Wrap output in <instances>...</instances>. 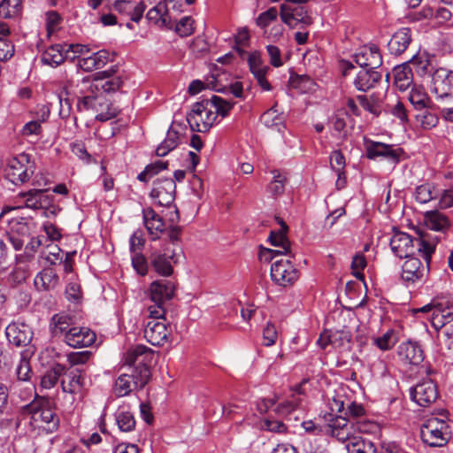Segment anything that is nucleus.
Instances as JSON below:
<instances>
[{
  "label": "nucleus",
  "mask_w": 453,
  "mask_h": 453,
  "mask_svg": "<svg viewBox=\"0 0 453 453\" xmlns=\"http://www.w3.org/2000/svg\"><path fill=\"white\" fill-rule=\"evenodd\" d=\"M155 352L145 345H136L129 349L125 356L127 372L120 374L114 383V394L118 397L130 395L134 390L142 389L151 377V364Z\"/></svg>",
  "instance_id": "1"
},
{
  "label": "nucleus",
  "mask_w": 453,
  "mask_h": 453,
  "mask_svg": "<svg viewBox=\"0 0 453 453\" xmlns=\"http://www.w3.org/2000/svg\"><path fill=\"white\" fill-rule=\"evenodd\" d=\"M389 244L393 253L400 258L414 256L417 252L427 263L431 261L435 250V242L431 241L427 234L412 238L408 234L397 232L390 239Z\"/></svg>",
  "instance_id": "2"
},
{
  "label": "nucleus",
  "mask_w": 453,
  "mask_h": 453,
  "mask_svg": "<svg viewBox=\"0 0 453 453\" xmlns=\"http://www.w3.org/2000/svg\"><path fill=\"white\" fill-rule=\"evenodd\" d=\"M32 420L37 426L47 433H54L59 427L60 419L52 407V403L47 398H39L27 405Z\"/></svg>",
  "instance_id": "3"
},
{
  "label": "nucleus",
  "mask_w": 453,
  "mask_h": 453,
  "mask_svg": "<svg viewBox=\"0 0 453 453\" xmlns=\"http://www.w3.org/2000/svg\"><path fill=\"white\" fill-rule=\"evenodd\" d=\"M35 172V163L27 153H20L9 158L4 168V178L14 185L23 184L30 180Z\"/></svg>",
  "instance_id": "4"
},
{
  "label": "nucleus",
  "mask_w": 453,
  "mask_h": 453,
  "mask_svg": "<svg viewBox=\"0 0 453 453\" xmlns=\"http://www.w3.org/2000/svg\"><path fill=\"white\" fill-rule=\"evenodd\" d=\"M76 108L78 111H92L96 113V119L101 122L107 121L115 118L119 110L102 95L98 93L93 97L84 96L77 101Z\"/></svg>",
  "instance_id": "5"
},
{
  "label": "nucleus",
  "mask_w": 453,
  "mask_h": 453,
  "mask_svg": "<svg viewBox=\"0 0 453 453\" xmlns=\"http://www.w3.org/2000/svg\"><path fill=\"white\" fill-rule=\"evenodd\" d=\"M175 286L167 280L153 281L149 288V296L155 304L148 308L150 317L162 318L165 314L164 304L174 296Z\"/></svg>",
  "instance_id": "6"
},
{
  "label": "nucleus",
  "mask_w": 453,
  "mask_h": 453,
  "mask_svg": "<svg viewBox=\"0 0 453 453\" xmlns=\"http://www.w3.org/2000/svg\"><path fill=\"white\" fill-rule=\"evenodd\" d=\"M449 434V426L443 418H431L420 426V438L429 447L445 446Z\"/></svg>",
  "instance_id": "7"
},
{
  "label": "nucleus",
  "mask_w": 453,
  "mask_h": 453,
  "mask_svg": "<svg viewBox=\"0 0 453 453\" xmlns=\"http://www.w3.org/2000/svg\"><path fill=\"white\" fill-rule=\"evenodd\" d=\"M210 106L208 99H203L193 105L192 112L187 116L193 131L203 133L212 127L218 116Z\"/></svg>",
  "instance_id": "8"
},
{
  "label": "nucleus",
  "mask_w": 453,
  "mask_h": 453,
  "mask_svg": "<svg viewBox=\"0 0 453 453\" xmlns=\"http://www.w3.org/2000/svg\"><path fill=\"white\" fill-rule=\"evenodd\" d=\"M276 219L280 225V228L278 231H271L268 242L271 245L279 247L280 250L263 248L260 251L259 257L261 260H265L266 262L272 261L277 256L290 253V243L287 237L288 226L280 218H276Z\"/></svg>",
  "instance_id": "9"
},
{
  "label": "nucleus",
  "mask_w": 453,
  "mask_h": 453,
  "mask_svg": "<svg viewBox=\"0 0 453 453\" xmlns=\"http://www.w3.org/2000/svg\"><path fill=\"white\" fill-rule=\"evenodd\" d=\"M362 429L358 424H356L346 418L337 416L330 420V423L325 426V434L335 437L342 442H353V438H359Z\"/></svg>",
  "instance_id": "10"
},
{
  "label": "nucleus",
  "mask_w": 453,
  "mask_h": 453,
  "mask_svg": "<svg viewBox=\"0 0 453 453\" xmlns=\"http://www.w3.org/2000/svg\"><path fill=\"white\" fill-rule=\"evenodd\" d=\"M365 156L368 159L383 157L393 165L400 162L403 150L401 148H395L391 144L375 142L368 138L364 139Z\"/></svg>",
  "instance_id": "11"
},
{
  "label": "nucleus",
  "mask_w": 453,
  "mask_h": 453,
  "mask_svg": "<svg viewBox=\"0 0 453 453\" xmlns=\"http://www.w3.org/2000/svg\"><path fill=\"white\" fill-rule=\"evenodd\" d=\"M280 16L282 22L290 28H303L312 24L311 12L303 5L291 6L282 4L280 7Z\"/></svg>",
  "instance_id": "12"
},
{
  "label": "nucleus",
  "mask_w": 453,
  "mask_h": 453,
  "mask_svg": "<svg viewBox=\"0 0 453 453\" xmlns=\"http://www.w3.org/2000/svg\"><path fill=\"white\" fill-rule=\"evenodd\" d=\"M300 276L299 271L288 259L275 260L271 265L272 280L280 287L292 286Z\"/></svg>",
  "instance_id": "13"
},
{
  "label": "nucleus",
  "mask_w": 453,
  "mask_h": 453,
  "mask_svg": "<svg viewBox=\"0 0 453 453\" xmlns=\"http://www.w3.org/2000/svg\"><path fill=\"white\" fill-rule=\"evenodd\" d=\"M10 231L7 234L9 242L16 250L24 246L25 242L29 239L31 228L34 226L30 218H12L8 219Z\"/></svg>",
  "instance_id": "14"
},
{
  "label": "nucleus",
  "mask_w": 453,
  "mask_h": 453,
  "mask_svg": "<svg viewBox=\"0 0 453 453\" xmlns=\"http://www.w3.org/2000/svg\"><path fill=\"white\" fill-rule=\"evenodd\" d=\"M149 320L144 327L143 334L145 339L154 346H163L168 342V338L171 334V329H169L165 323V318H154L150 316Z\"/></svg>",
  "instance_id": "15"
},
{
  "label": "nucleus",
  "mask_w": 453,
  "mask_h": 453,
  "mask_svg": "<svg viewBox=\"0 0 453 453\" xmlns=\"http://www.w3.org/2000/svg\"><path fill=\"white\" fill-rule=\"evenodd\" d=\"M432 92L438 99L453 97V71L440 67L432 73Z\"/></svg>",
  "instance_id": "16"
},
{
  "label": "nucleus",
  "mask_w": 453,
  "mask_h": 453,
  "mask_svg": "<svg viewBox=\"0 0 453 453\" xmlns=\"http://www.w3.org/2000/svg\"><path fill=\"white\" fill-rule=\"evenodd\" d=\"M175 193V181L171 178H165L157 179L153 182V188L150 195L157 205L168 207L173 203Z\"/></svg>",
  "instance_id": "17"
},
{
  "label": "nucleus",
  "mask_w": 453,
  "mask_h": 453,
  "mask_svg": "<svg viewBox=\"0 0 453 453\" xmlns=\"http://www.w3.org/2000/svg\"><path fill=\"white\" fill-rule=\"evenodd\" d=\"M410 396L419 406L428 407L438 398L437 386L431 380H423L410 388Z\"/></svg>",
  "instance_id": "18"
},
{
  "label": "nucleus",
  "mask_w": 453,
  "mask_h": 453,
  "mask_svg": "<svg viewBox=\"0 0 453 453\" xmlns=\"http://www.w3.org/2000/svg\"><path fill=\"white\" fill-rule=\"evenodd\" d=\"M402 266V280L406 283H415L422 280L429 272V263L425 266L419 258L411 256L406 257Z\"/></svg>",
  "instance_id": "19"
},
{
  "label": "nucleus",
  "mask_w": 453,
  "mask_h": 453,
  "mask_svg": "<svg viewBox=\"0 0 453 453\" xmlns=\"http://www.w3.org/2000/svg\"><path fill=\"white\" fill-rule=\"evenodd\" d=\"M65 378L61 380L64 392L72 395H81L86 388V371L82 368H70L65 371Z\"/></svg>",
  "instance_id": "20"
},
{
  "label": "nucleus",
  "mask_w": 453,
  "mask_h": 453,
  "mask_svg": "<svg viewBox=\"0 0 453 453\" xmlns=\"http://www.w3.org/2000/svg\"><path fill=\"white\" fill-rule=\"evenodd\" d=\"M353 58L362 69L376 70L382 65V56L376 45L359 48Z\"/></svg>",
  "instance_id": "21"
},
{
  "label": "nucleus",
  "mask_w": 453,
  "mask_h": 453,
  "mask_svg": "<svg viewBox=\"0 0 453 453\" xmlns=\"http://www.w3.org/2000/svg\"><path fill=\"white\" fill-rule=\"evenodd\" d=\"M150 265L153 270L159 275L164 277L171 276L173 273V264L177 263L176 255L174 252L167 254L155 250L151 252L149 257Z\"/></svg>",
  "instance_id": "22"
},
{
  "label": "nucleus",
  "mask_w": 453,
  "mask_h": 453,
  "mask_svg": "<svg viewBox=\"0 0 453 453\" xmlns=\"http://www.w3.org/2000/svg\"><path fill=\"white\" fill-rule=\"evenodd\" d=\"M118 67L111 66L108 70L96 73V81L99 82V93H114L118 91L124 83L122 76L118 74Z\"/></svg>",
  "instance_id": "23"
},
{
  "label": "nucleus",
  "mask_w": 453,
  "mask_h": 453,
  "mask_svg": "<svg viewBox=\"0 0 453 453\" xmlns=\"http://www.w3.org/2000/svg\"><path fill=\"white\" fill-rule=\"evenodd\" d=\"M397 355L400 360L410 365H419L425 358L421 346L415 342L408 341L398 346Z\"/></svg>",
  "instance_id": "24"
},
{
  "label": "nucleus",
  "mask_w": 453,
  "mask_h": 453,
  "mask_svg": "<svg viewBox=\"0 0 453 453\" xmlns=\"http://www.w3.org/2000/svg\"><path fill=\"white\" fill-rule=\"evenodd\" d=\"M96 339L95 332L88 327L73 326L64 341L72 348H85L91 346Z\"/></svg>",
  "instance_id": "25"
},
{
  "label": "nucleus",
  "mask_w": 453,
  "mask_h": 453,
  "mask_svg": "<svg viewBox=\"0 0 453 453\" xmlns=\"http://www.w3.org/2000/svg\"><path fill=\"white\" fill-rule=\"evenodd\" d=\"M5 334L8 342L16 347L27 346L33 337L31 328L24 323H11L5 329Z\"/></svg>",
  "instance_id": "26"
},
{
  "label": "nucleus",
  "mask_w": 453,
  "mask_h": 453,
  "mask_svg": "<svg viewBox=\"0 0 453 453\" xmlns=\"http://www.w3.org/2000/svg\"><path fill=\"white\" fill-rule=\"evenodd\" d=\"M143 224L152 241L159 239L160 234L165 231L164 219L151 208L142 209Z\"/></svg>",
  "instance_id": "27"
},
{
  "label": "nucleus",
  "mask_w": 453,
  "mask_h": 453,
  "mask_svg": "<svg viewBox=\"0 0 453 453\" xmlns=\"http://www.w3.org/2000/svg\"><path fill=\"white\" fill-rule=\"evenodd\" d=\"M412 42V31L410 27H402L393 34L388 43L391 55L400 56L408 49Z\"/></svg>",
  "instance_id": "28"
},
{
  "label": "nucleus",
  "mask_w": 453,
  "mask_h": 453,
  "mask_svg": "<svg viewBox=\"0 0 453 453\" xmlns=\"http://www.w3.org/2000/svg\"><path fill=\"white\" fill-rule=\"evenodd\" d=\"M113 9L121 15L130 17V19L135 23H139L143 17L146 10V4L143 1H140L134 4L130 0H116L113 3Z\"/></svg>",
  "instance_id": "29"
},
{
  "label": "nucleus",
  "mask_w": 453,
  "mask_h": 453,
  "mask_svg": "<svg viewBox=\"0 0 453 453\" xmlns=\"http://www.w3.org/2000/svg\"><path fill=\"white\" fill-rule=\"evenodd\" d=\"M381 78V73L376 70L362 69L357 73L353 85L357 90L366 92L373 88Z\"/></svg>",
  "instance_id": "30"
},
{
  "label": "nucleus",
  "mask_w": 453,
  "mask_h": 453,
  "mask_svg": "<svg viewBox=\"0 0 453 453\" xmlns=\"http://www.w3.org/2000/svg\"><path fill=\"white\" fill-rule=\"evenodd\" d=\"M73 318L65 313L53 315L50 322V332L54 338H61L63 342L73 328Z\"/></svg>",
  "instance_id": "31"
},
{
  "label": "nucleus",
  "mask_w": 453,
  "mask_h": 453,
  "mask_svg": "<svg viewBox=\"0 0 453 453\" xmlns=\"http://www.w3.org/2000/svg\"><path fill=\"white\" fill-rule=\"evenodd\" d=\"M453 321V308L445 306L443 303L435 304L434 311L432 313L431 324L435 330H443L446 326L452 324Z\"/></svg>",
  "instance_id": "32"
},
{
  "label": "nucleus",
  "mask_w": 453,
  "mask_h": 453,
  "mask_svg": "<svg viewBox=\"0 0 453 453\" xmlns=\"http://www.w3.org/2000/svg\"><path fill=\"white\" fill-rule=\"evenodd\" d=\"M394 84L401 90H406L413 82L412 69L408 63H403L393 69Z\"/></svg>",
  "instance_id": "33"
},
{
  "label": "nucleus",
  "mask_w": 453,
  "mask_h": 453,
  "mask_svg": "<svg viewBox=\"0 0 453 453\" xmlns=\"http://www.w3.org/2000/svg\"><path fill=\"white\" fill-rule=\"evenodd\" d=\"M424 220L427 228L434 231L445 232L450 226L449 218L438 211H426L424 215Z\"/></svg>",
  "instance_id": "34"
},
{
  "label": "nucleus",
  "mask_w": 453,
  "mask_h": 453,
  "mask_svg": "<svg viewBox=\"0 0 453 453\" xmlns=\"http://www.w3.org/2000/svg\"><path fill=\"white\" fill-rule=\"evenodd\" d=\"M330 344L341 353H350L352 350L351 333L349 330H340L326 335Z\"/></svg>",
  "instance_id": "35"
},
{
  "label": "nucleus",
  "mask_w": 453,
  "mask_h": 453,
  "mask_svg": "<svg viewBox=\"0 0 453 453\" xmlns=\"http://www.w3.org/2000/svg\"><path fill=\"white\" fill-rule=\"evenodd\" d=\"M99 93V82L96 81V73L93 76H87L76 83V95L79 99L84 96L93 97Z\"/></svg>",
  "instance_id": "36"
},
{
  "label": "nucleus",
  "mask_w": 453,
  "mask_h": 453,
  "mask_svg": "<svg viewBox=\"0 0 453 453\" xmlns=\"http://www.w3.org/2000/svg\"><path fill=\"white\" fill-rule=\"evenodd\" d=\"M35 288L40 291L53 289L58 283V276L51 268L43 269L34 280Z\"/></svg>",
  "instance_id": "37"
},
{
  "label": "nucleus",
  "mask_w": 453,
  "mask_h": 453,
  "mask_svg": "<svg viewBox=\"0 0 453 453\" xmlns=\"http://www.w3.org/2000/svg\"><path fill=\"white\" fill-rule=\"evenodd\" d=\"M180 142V132L173 125L169 128L165 139L157 146L156 155L157 157H165L170 151L174 150Z\"/></svg>",
  "instance_id": "38"
},
{
  "label": "nucleus",
  "mask_w": 453,
  "mask_h": 453,
  "mask_svg": "<svg viewBox=\"0 0 453 453\" xmlns=\"http://www.w3.org/2000/svg\"><path fill=\"white\" fill-rule=\"evenodd\" d=\"M10 33L9 26L0 22V62L10 59L14 54V45L8 40Z\"/></svg>",
  "instance_id": "39"
},
{
  "label": "nucleus",
  "mask_w": 453,
  "mask_h": 453,
  "mask_svg": "<svg viewBox=\"0 0 453 453\" xmlns=\"http://www.w3.org/2000/svg\"><path fill=\"white\" fill-rule=\"evenodd\" d=\"M409 101L416 110L430 109L433 102L422 87H413L409 94Z\"/></svg>",
  "instance_id": "40"
},
{
  "label": "nucleus",
  "mask_w": 453,
  "mask_h": 453,
  "mask_svg": "<svg viewBox=\"0 0 453 453\" xmlns=\"http://www.w3.org/2000/svg\"><path fill=\"white\" fill-rule=\"evenodd\" d=\"M64 49L60 44H55L49 47L41 57V60L43 64L51 66H57L64 62Z\"/></svg>",
  "instance_id": "41"
},
{
  "label": "nucleus",
  "mask_w": 453,
  "mask_h": 453,
  "mask_svg": "<svg viewBox=\"0 0 453 453\" xmlns=\"http://www.w3.org/2000/svg\"><path fill=\"white\" fill-rule=\"evenodd\" d=\"M65 372V367L60 364H56L48 370L41 378V386L43 388L50 389L56 386L60 376Z\"/></svg>",
  "instance_id": "42"
},
{
  "label": "nucleus",
  "mask_w": 453,
  "mask_h": 453,
  "mask_svg": "<svg viewBox=\"0 0 453 453\" xmlns=\"http://www.w3.org/2000/svg\"><path fill=\"white\" fill-rule=\"evenodd\" d=\"M439 196V190L432 183H425L416 188V200L421 203H426Z\"/></svg>",
  "instance_id": "43"
},
{
  "label": "nucleus",
  "mask_w": 453,
  "mask_h": 453,
  "mask_svg": "<svg viewBox=\"0 0 453 453\" xmlns=\"http://www.w3.org/2000/svg\"><path fill=\"white\" fill-rule=\"evenodd\" d=\"M22 11L21 0H2L0 2V16L12 19L19 16Z\"/></svg>",
  "instance_id": "44"
},
{
  "label": "nucleus",
  "mask_w": 453,
  "mask_h": 453,
  "mask_svg": "<svg viewBox=\"0 0 453 453\" xmlns=\"http://www.w3.org/2000/svg\"><path fill=\"white\" fill-rule=\"evenodd\" d=\"M115 417L118 426L122 432H131L135 428L134 416L129 411L119 410Z\"/></svg>",
  "instance_id": "45"
},
{
  "label": "nucleus",
  "mask_w": 453,
  "mask_h": 453,
  "mask_svg": "<svg viewBox=\"0 0 453 453\" xmlns=\"http://www.w3.org/2000/svg\"><path fill=\"white\" fill-rule=\"evenodd\" d=\"M409 64L415 68L416 73L419 76H425L426 74L432 76L434 72L433 66L430 59L426 56H413Z\"/></svg>",
  "instance_id": "46"
},
{
  "label": "nucleus",
  "mask_w": 453,
  "mask_h": 453,
  "mask_svg": "<svg viewBox=\"0 0 453 453\" xmlns=\"http://www.w3.org/2000/svg\"><path fill=\"white\" fill-rule=\"evenodd\" d=\"M208 101L210 102L211 107L215 108L216 115H220L223 118L228 115L235 104L234 102L226 100L216 95H212Z\"/></svg>",
  "instance_id": "47"
},
{
  "label": "nucleus",
  "mask_w": 453,
  "mask_h": 453,
  "mask_svg": "<svg viewBox=\"0 0 453 453\" xmlns=\"http://www.w3.org/2000/svg\"><path fill=\"white\" fill-rule=\"evenodd\" d=\"M26 197V205L29 208L38 209L42 206V201L47 197L43 189H31L23 194Z\"/></svg>",
  "instance_id": "48"
},
{
  "label": "nucleus",
  "mask_w": 453,
  "mask_h": 453,
  "mask_svg": "<svg viewBox=\"0 0 453 453\" xmlns=\"http://www.w3.org/2000/svg\"><path fill=\"white\" fill-rule=\"evenodd\" d=\"M372 342L380 349L388 350L395 346L397 342V338L393 330H388L382 336L373 338Z\"/></svg>",
  "instance_id": "49"
},
{
  "label": "nucleus",
  "mask_w": 453,
  "mask_h": 453,
  "mask_svg": "<svg viewBox=\"0 0 453 453\" xmlns=\"http://www.w3.org/2000/svg\"><path fill=\"white\" fill-rule=\"evenodd\" d=\"M273 180L268 185L267 190L274 196H280L285 190L287 178L277 170L273 171Z\"/></svg>",
  "instance_id": "50"
},
{
  "label": "nucleus",
  "mask_w": 453,
  "mask_h": 453,
  "mask_svg": "<svg viewBox=\"0 0 453 453\" xmlns=\"http://www.w3.org/2000/svg\"><path fill=\"white\" fill-rule=\"evenodd\" d=\"M247 60L250 71L252 74L257 71H271V68L264 64L261 54L258 51H253L248 54Z\"/></svg>",
  "instance_id": "51"
},
{
  "label": "nucleus",
  "mask_w": 453,
  "mask_h": 453,
  "mask_svg": "<svg viewBox=\"0 0 453 453\" xmlns=\"http://www.w3.org/2000/svg\"><path fill=\"white\" fill-rule=\"evenodd\" d=\"M194 23L190 16L183 17L175 25V31L182 37L191 35L195 32Z\"/></svg>",
  "instance_id": "52"
},
{
  "label": "nucleus",
  "mask_w": 453,
  "mask_h": 453,
  "mask_svg": "<svg viewBox=\"0 0 453 453\" xmlns=\"http://www.w3.org/2000/svg\"><path fill=\"white\" fill-rule=\"evenodd\" d=\"M357 100L359 102L361 106L367 111L379 116L380 113V107L378 100L372 96L368 98L366 96L361 95L357 96Z\"/></svg>",
  "instance_id": "53"
},
{
  "label": "nucleus",
  "mask_w": 453,
  "mask_h": 453,
  "mask_svg": "<svg viewBox=\"0 0 453 453\" xmlns=\"http://www.w3.org/2000/svg\"><path fill=\"white\" fill-rule=\"evenodd\" d=\"M92 357V352L88 350L71 352L67 355V362L70 364L71 368L73 366L85 365Z\"/></svg>",
  "instance_id": "54"
},
{
  "label": "nucleus",
  "mask_w": 453,
  "mask_h": 453,
  "mask_svg": "<svg viewBox=\"0 0 453 453\" xmlns=\"http://www.w3.org/2000/svg\"><path fill=\"white\" fill-rule=\"evenodd\" d=\"M424 111L417 115V119L420 122L424 129H431L437 126L438 117L436 114L432 113L428 109L423 110Z\"/></svg>",
  "instance_id": "55"
},
{
  "label": "nucleus",
  "mask_w": 453,
  "mask_h": 453,
  "mask_svg": "<svg viewBox=\"0 0 453 453\" xmlns=\"http://www.w3.org/2000/svg\"><path fill=\"white\" fill-rule=\"evenodd\" d=\"M300 403L301 399L299 397H296L295 395H293L292 399L287 400L280 403L276 407L275 411L280 415H288L298 407Z\"/></svg>",
  "instance_id": "56"
},
{
  "label": "nucleus",
  "mask_w": 453,
  "mask_h": 453,
  "mask_svg": "<svg viewBox=\"0 0 453 453\" xmlns=\"http://www.w3.org/2000/svg\"><path fill=\"white\" fill-rule=\"evenodd\" d=\"M145 244V239L143 237V233L141 229H137L134 232L129 239V249L130 251L134 254L140 253Z\"/></svg>",
  "instance_id": "57"
},
{
  "label": "nucleus",
  "mask_w": 453,
  "mask_h": 453,
  "mask_svg": "<svg viewBox=\"0 0 453 453\" xmlns=\"http://www.w3.org/2000/svg\"><path fill=\"white\" fill-rule=\"evenodd\" d=\"M278 12L276 7H271L267 11L259 14L257 19V25L260 27H266L269 24L277 19Z\"/></svg>",
  "instance_id": "58"
},
{
  "label": "nucleus",
  "mask_w": 453,
  "mask_h": 453,
  "mask_svg": "<svg viewBox=\"0 0 453 453\" xmlns=\"http://www.w3.org/2000/svg\"><path fill=\"white\" fill-rule=\"evenodd\" d=\"M42 133V124L39 123V121L30 120L27 123H26L21 130L20 134L23 137H29L32 135H41Z\"/></svg>",
  "instance_id": "59"
},
{
  "label": "nucleus",
  "mask_w": 453,
  "mask_h": 453,
  "mask_svg": "<svg viewBox=\"0 0 453 453\" xmlns=\"http://www.w3.org/2000/svg\"><path fill=\"white\" fill-rule=\"evenodd\" d=\"M353 442L347 443L346 449L348 450V453H368L367 448L371 447V443H366L362 437L359 438H353Z\"/></svg>",
  "instance_id": "60"
},
{
  "label": "nucleus",
  "mask_w": 453,
  "mask_h": 453,
  "mask_svg": "<svg viewBox=\"0 0 453 453\" xmlns=\"http://www.w3.org/2000/svg\"><path fill=\"white\" fill-rule=\"evenodd\" d=\"M16 373L19 380L28 381L31 379L32 370L27 359L21 358L16 369Z\"/></svg>",
  "instance_id": "61"
},
{
  "label": "nucleus",
  "mask_w": 453,
  "mask_h": 453,
  "mask_svg": "<svg viewBox=\"0 0 453 453\" xmlns=\"http://www.w3.org/2000/svg\"><path fill=\"white\" fill-rule=\"evenodd\" d=\"M92 58L96 65V68L101 69L109 62L113 61L114 54H111L108 50H101L92 54Z\"/></svg>",
  "instance_id": "62"
},
{
  "label": "nucleus",
  "mask_w": 453,
  "mask_h": 453,
  "mask_svg": "<svg viewBox=\"0 0 453 453\" xmlns=\"http://www.w3.org/2000/svg\"><path fill=\"white\" fill-rule=\"evenodd\" d=\"M277 338L278 333L275 325L268 322L263 331L264 345L267 347L273 345L276 342Z\"/></svg>",
  "instance_id": "63"
},
{
  "label": "nucleus",
  "mask_w": 453,
  "mask_h": 453,
  "mask_svg": "<svg viewBox=\"0 0 453 453\" xmlns=\"http://www.w3.org/2000/svg\"><path fill=\"white\" fill-rule=\"evenodd\" d=\"M348 118L349 113L345 110L337 111L332 118L334 129L337 132L343 131L346 127Z\"/></svg>",
  "instance_id": "64"
}]
</instances>
